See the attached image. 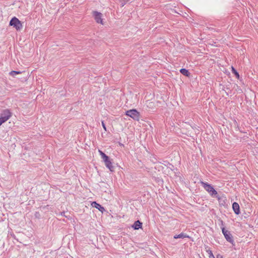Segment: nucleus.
Listing matches in <instances>:
<instances>
[{
	"mask_svg": "<svg viewBox=\"0 0 258 258\" xmlns=\"http://www.w3.org/2000/svg\"><path fill=\"white\" fill-rule=\"evenodd\" d=\"M222 231L223 234V235H225L226 233H227L229 231L225 229L224 227L222 228Z\"/></svg>",
	"mask_w": 258,
	"mask_h": 258,
	"instance_id": "obj_18",
	"label": "nucleus"
},
{
	"mask_svg": "<svg viewBox=\"0 0 258 258\" xmlns=\"http://www.w3.org/2000/svg\"><path fill=\"white\" fill-rule=\"evenodd\" d=\"M186 237H189V236L188 235H187L186 234H184L183 233H181L178 235H175V236H174V238L175 239H177V238H186Z\"/></svg>",
	"mask_w": 258,
	"mask_h": 258,
	"instance_id": "obj_12",
	"label": "nucleus"
},
{
	"mask_svg": "<svg viewBox=\"0 0 258 258\" xmlns=\"http://www.w3.org/2000/svg\"><path fill=\"white\" fill-rule=\"evenodd\" d=\"M201 184L203 185L204 189L207 191L210 195L212 197H216L217 195V192L213 188V187L207 182L201 181Z\"/></svg>",
	"mask_w": 258,
	"mask_h": 258,
	"instance_id": "obj_1",
	"label": "nucleus"
},
{
	"mask_svg": "<svg viewBox=\"0 0 258 258\" xmlns=\"http://www.w3.org/2000/svg\"><path fill=\"white\" fill-rule=\"evenodd\" d=\"M224 235V237H225V239H226V240L227 241H228L230 243H231L232 244H233L234 240L233 239V237H232L231 234L230 233V231L228 232L227 233H226Z\"/></svg>",
	"mask_w": 258,
	"mask_h": 258,
	"instance_id": "obj_7",
	"label": "nucleus"
},
{
	"mask_svg": "<svg viewBox=\"0 0 258 258\" xmlns=\"http://www.w3.org/2000/svg\"><path fill=\"white\" fill-rule=\"evenodd\" d=\"M99 152L100 154V155L101 156V157L102 158L103 160H104V159H108V156H107L104 153H103L102 151H100V150H99Z\"/></svg>",
	"mask_w": 258,
	"mask_h": 258,
	"instance_id": "obj_13",
	"label": "nucleus"
},
{
	"mask_svg": "<svg viewBox=\"0 0 258 258\" xmlns=\"http://www.w3.org/2000/svg\"><path fill=\"white\" fill-rule=\"evenodd\" d=\"M207 252L209 254V258H215L211 250H207Z\"/></svg>",
	"mask_w": 258,
	"mask_h": 258,
	"instance_id": "obj_17",
	"label": "nucleus"
},
{
	"mask_svg": "<svg viewBox=\"0 0 258 258\" xmlns=\"http://www.w3.org/2000/svg\"><path fill=\"white\" fill-rule=\"evenodd\" d=\"M142 226V223L139 220L136 221L134 224L133 225V228L135 230H138L139 228H141Z\"/></svg>",
	"mask_w": 258,
	"mask_h": 258,
	"instance_id": "obj_10",
	"label": "nucleus"
},
{
	"mask_svg": "<svg viewBox=\"0 0 258 258\" xmlns=\"http://www.w3.org/2000/svg\"><path fill=\"white\" fill-rule=\"evenodd\" d=\"M129 0H121L120 1V5L121 7H123Z\"/></svg>",
	"mask_w": 258,
	"mask_h": 258,
	"instance_id": "obj_16",
	"label": "nucleus"
},
{
	"mask_svg": "<svg viewBox=\"0 0 258 258\" xmlns=\"http://www.w3.org/2000/svg\"><path fill=\"white\" fill-rule=\"evenodd\" d=\"M125 114L134 120H139L140 118V113L135 109L127 110L125 112Z\"/></svg>",
	"mask_w": 258,
	"mask_h": 258,
	"instance_id": "obj_3",
	"label": "nucleus"
},
{
	"mask_svg": "<svg viewBox=\"0 0 258 258\" xmlns=\"http://www.w3.org/2000/svg\"><path fill=\"white\" fill-rule=\"evenodd\" d=\"M101 123H102V126H103V127L104 130L105 131H106V126H105V123H104V121H102Z\"/></svg>",
	"mask_w": 258,
	"mask_h": 258,
	"instance_id": "obj_19",
	"label": "nucleus"
},
{
	"mask_svg": "<svg viewBox=\"0 0 258 258\" xmlns=\"http://www.w3.org/2000/svg\"><path fill=\"white\" fill-rule=\"evenodd\" d=\"M10 25L13 26L16 30H20L22 28V25L21 21L16 17H13L10 22Z\"/></svg>",
	"mask_w": 258,
	"mask_h": 258,
	"instance_id": "obj_4",
	"label": "nucleus"
},
{
	"mask_svg": "<svg viewBox=\"0 0 258 258\" xmlns=\"http://www.w3.org/2000/svg\"><path fill=\"white\" fill-rule=\"evenodd\" d=\"M91 205H92V207L96 208V209L99 210L102 213H103V211H105L104 207H102L101 205H100L99 204L97 203L96 202H93Z\"/></svg>",
	"mask_w": 258,
	"mask_h": 258,
	"instance_id": "obj_8",
	"label": "nucleus"
},
{
	"mask_svg": "<svg viewBox=\"0 0 258 258\" xmlns=\"http://www.w3.org/2000/svg\"><path fill=\"white\" fill-rule=\"evenodd\" d=\"M232 72L233 74H234L235 75V76L238 79L239 78V75L238 73L233 67H232Z\"/></svg>",
	"mask_w": 258,
	"mask_h": 258,
	"instance_id": "obj_15",
	"label": "nucleus"
},
{
	"mask_svg": "<svg viewBox=\"0 0 258 258\" xmlns=\"http://www.w3.org/2000/svg\"><path fill=\"white\" fill-rule=\"evenodd\" d=\"M103 161L105 163V166L110 170V171H113L114 170V166L112 165L109 157L106 160H103Z\"/></svg>",
	"mask_w": 258,
	"mask_h": 258,
	"instance_id": "obj_6",
	"label": "nucleus"
},
{
	"mask_svg": "<svg viewBox=\"0 0 258 258\" xmlns=\"http://www.w3.org/2000/svg\"><path fill=\"white\" fill-rule=\"evenodd\" d=\"M93 15L97 23L103 24L102 19V15L101 13L97 11H93Z\"/></svg>",
	"mask_w": 258,
	"mask_h": 258,
	"instance_id": "obj_5",
	"label": "nucleus"
},
{
	"mask_svg": "<svg viewBox=\"0 0 258 258\" xmlns=\"http://www.w3.org/2000/svg\"><path fill=\"white\" fill-rule=\"evenodd\" d=\"M21 72L20 71H12L10 73V75L12 76H15L16 75L20 74Z\"/></svg>",
	"mask_w": 258,
	"mask_h": 258,
	"instance_id": "obj_14",
	"label": "nucleus"
},
{
	"mask_svg": "<svg viewBox=\"0 0 258 258\" xmlns=\"http://www.w3.org/2000/svg\"><path fill=\"white\" fill-rule=\"evenodd\" d=\"M12 116V113L8 109L3 110L0 116V125L7 121Z\"/></svg>",
	"mask_w": 258,
	"mask_h": 258,
	"instance_id": "obj_2",
	"label": "nucleus"
},
{
	"mask_svg": "<svg viewBox=\"0 0 258 258\" xmlns=\"http://www.w3.org/2000/svg\"><path fill=\"white\" fill-rule=\"evenodd\" d=\"M179 71L181 74L186 77H189L190 75V73L188 71L185 69H181Z\"/></svg>",
	"mask_w": 258,
	"mask_h": 258,
	"instance_id": "obj_11",
	"label": "nucleus"
},
{
	"mask_svg": "<svg viewBox=\"0 0 258 258\" xmlns=\"http://www.w3.org/2000/svg\"><path fill=\"white\" fill-rule=\"evenodd\" d=\"M232 208L236 215H238L240 213L239 206L237 203L234 202L233 203Z\"/></svg>",
	"mask_w": 258,
	"mask_h": 258,
	"instance_id": "obj_9",
	"label": "nucleus"
}]
</instances>
